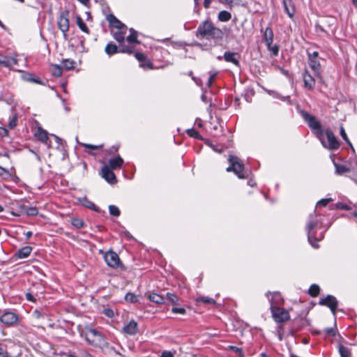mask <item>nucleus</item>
Instances as JSON below:
<instances>
[{"label":"nucleus","instance_id":"1","mask_svg":"<svg viewBox=\"0 0 357 357\" xmlns=\"http://www.w3.org/2000/svg\"><path fill=\"white\" fill-rule=\"evenodd\" d=\"M195 36L201 39L212 40L217 43L222 40L224 33L220 29L215 26L211 21L205 20L198 26Z\"/></svg>","mask_w":357,"mask_h":357},{"label":"nucleus","instance_id":"2","mask_svg":"<svg viewBox=\"0 0 357 357\" xmlns=\"http://www.w3.org/2000/svg\"><path fill=\"white\" fill-rule=\"evenodd\" d=\"M300 114L309 128L319 138H321L324 135V130H322L321 123L317 119L316 116L305 110H301Z\"/></svg>","mask_w":357,"mask_h":357},{"label":"nucleus","instance_id":"3","mask_svg":"<svg viewBox=\"0 0 357 357\" xmlns=\"http://www.w3.org/2000/svg\"><path fill=\"white\" fill-rule=\"evenodd\" d=\"M228 161L230 165L227 167V172H233L241 179L248 177V173L245 171L244 165L240 162L237 156L230 155L228 158Z\"/></svg>","mask_w":357,"mask_h":357},{"label":"nucleus","instance_id":"4","mask_svg":"<svg viewBox=\"0 0 357 357\" xmlns=\"http://www.w3.org/2000/svg\"><path fill=\"white\" fill-rule=\"evenodd\" d=\"M85 340L89 344L96 347L101 348L102 346H107L103 335L94 328H90L86 331Z\"/></svg>","mask_w":357,"mask_h":357},{"label":"nucleus","instance_id":"5","mask_svg":"<svg viewBox=\"0 0 357 357\" xmlns=\"http://www.w3.org/2000/svg\"><path fill=\"white\" fill-rule=\"evenodd\" d=\"M100 252L104 254V259L108 266L112 268H120L121 270L126 269L119 255L113 250H110L105 253L102 250H100Z\"/></svg>","mask_w":357,"mask_h":357},{"label":"nucleus","instance_id":"6","mask_svg":"<svg viewBox=\"0 0 357 357\" xmlns=\"http://www.w3.org/2000/svg\"><path fill=\"white\" fill-rule=\"evenodd\" d=\"M271 312L273 319L276 323H284L290 319L289 313L287 310L274 305L272 302L271 304Z\"/></svg>","mask_w":357,"mask_h":357},{"label":"nucleus","instance_id":"7","mask_svg":"<svg viewBox=\"0 0 357 357\" xmlns=\"http://www.w3.org/2000/svg\"><path fill=\"white\" fill-rule=\"evenodd\" d=\"M21 318L13 311H5L0 317V321L7 327H13L20 324Z\"/></svg>","mask_w":357,"mask_h":357},{"label":"nucleus","instance_id":"8","mask_svg":"<svg viewBox=\"0 0 357 357\" xmlns=\"http://www.w3.org/2000/svg\"><path fill=\"white\" fill-rule=\"evenodd\" d=\"M317 225L316 221L310 220L305 227V230L307 234V240L309 243L314 248L319 247L318 242L321 238L316 237V231H314L315 227Z\"/></svg>","mask_w":357,"mask_h":357},{"label":"nucleus","instance_id":"9","mask_svg":"<svg viewBox=\"0 0 357 357\" xmlns=\"http://www.w3.org/2000/svg\"><path fill=\"white\" fill-rule=\"evenodd\" d=\"M319 305L329 307L332 314L335 317L338 301L334 296L327 295L326 297L321 298L319 301Z\"/></svg>","mask_w":357,"mask_h":357},{"label":"nucleus","instance_id":"10","mask_svg":"<svg viewBox=\"0 0 357 357\" xmlns=\"http://www.w3.org/2000/svg\"><path fill=\"white\" fill-rule=\"evenodd\" d=\"M68 11L66 10L61 13L58 20L59 29L61 31L64 38H66V33L69 30V19H68Z\"/></svg>","mask_w":357,"mask_h":357},{"label":"nucleus","instance_id":"11","mask_svg":"<svg viewBox=\"0 0 357 357\" xmlns=\"http://www.w3.org/2000/svg\"><path fill=\"white\" fill-rule=\"evenodd\" d=\"M326 135L328 140V146L327 148L330 150H337L340 147V143L337 139L334 133L330 130L327 129L326 130Z\"/></svg>","mask_w":357,"mask_h":357},{"label":"nucleus","instance_id":"12","mask_svg":"<svg viewBox=\"0 0 357 357\" xmlns=\"http://www.w3.org/2000/svg\"><path fill=\"white\" fill-rule=\"evenodd\" d=\"M102 178L110 184H115L117 183L116 177L114 173L110 169L109 167L105 165L102 167Z\"/></svg>","mask_w":357,"mask_h":357},{"label":"nucleus","instance_id":"13","mask_svg":"<svg viewBox=\"0 0 357 357\" xmlns=\"http://www.w3.org/2000/svg\"><path fill=\"white\" fill-rule=\"evenodd\" d=\"M17 64V59L13 56L0 54V66L11 68Z\"/></svg>","mask_w":357,"mask_h":357},{"label":"nucleus","instance_id":"14","mask_svg":"<svg viewBox=\"0 0 357 357\" xmlns=\"http://www.w3.org/2000/svg\"><path fill=\"white\" fill-rule=\"evenodd\" d=\"M106 19L109 22V26L117 29H127L126 25L118 20L113 14L107 15Z\"/></svg>","mask_w":357,"mask_h":357},{"label":"nucleus","instance_id":"15","mask_svg":"<svg viewBox=\"0 0 357 357\" xmlns=\"http://www.w3.org/2000/svg\"><path fill=\"white\" fill-rule=\"evenodd\" d=\"M239 54L237 52H225L224 54V59L227 62L232 63L236 66H240Z\"/></svg>","mask_w":357,"mask_h":357},{"label":"nucleus","instance_id":"16","mask_svg":"<svg viewBox=\"0 0 357 357\" xmlns=\"http://www.w3.org/2000/svg\"><path fill=\"white\" fill-rule=\"evenodd\" d=\"M36 137L40 142L45 144L48 147H50L48 134L46 130H43L42 128H38L36 133Z\"/></svg>","mask_w":357,"mask_h":357},{"label":"nucleus","instance_id":"17","mask_svg":"<svg viewBox=\"0 0 357 357\" xmlns=\"http://www.w3.org/2000/svg\"><path fill=\"white\" fill-rule=\"evenodd\" d=\"M303 75L305 87L308 89H313L315 85V80L313 77L307 71H305Z\"/></svg>","mask_w":357,"mask_h":357},{"label":"nucleus","instance_id":"18","mask_svg":"<svg viewBox=\"0 0 357 357\" xmlns=\"http://www.w3.org/2000/svg\"><path fill=\"white\" fill-rule=\"evenodd\" d=\"M33 248L31 246H24L18 250L14 255V256L18 259H24L29 257L32 251Z\"/></svg>","mask_w":357,"mask_h":357},{"label":"nucleus","instance_id":"19","mask_svg":"<svg viewBox=\"0 0 357 357\" xmlns=\"http://www.w3.org/2000/svg\"><path fill=\"white\" fill-rule=\"evenodd\" d=\"M284 10L290 18H292L295 14V8L292 0H282Z\"/></svg>","mask_w":357,"mask_h":357},{"label":"nucleus","instance_id":"20","mask_svg":"<svg viewBox=\"0 0 357 357\" xmlns=\"http://www.w3.org/2000/svg\"><path fill=\"white\" fill-rule=\"evenodd\" d=\"M123 331L128 335H133L137 332V324L134 320H131L127 325H126Z\"/></svg>","mask_w":357,"mask_h":357},{"label":"nucleus","instance_id":"21","mask_svg":"<svg viewBox=\"0 0 357 357\" xmlns=\"http://www.w3.org/2000/svg\"><path fill=\"white\" fill-rule=\"evenodd\" d=\"M79 202L84 206H85L88 208H90L97 213H102L101 209L99 207L96 206L94 204V203H93L92 202L89 200L86 197L80 198Z\"/></svg>","mask_w":357,"mask_h":357},{"label":"nucleus","instance_id":"22","mask_svg":"<svg viewBox=\"0 0 357 357\" xmlns=\"http://www.w3.org/2000/svg\"><path fill=\"white\" fill-rule=\"evenodd\" d=\"M264 41L268 48H270L273 41V31L271 27H266L264 34Z\"/></svg>","mask_w":357,"mask_h":357},{"label":"nucleus","instance_id":"23","mask_svg":"<svg viewBox=\"0 0 357 357\" xmlns=\"http://www.w3.org/2000/svg\"><path fill=\"white\" fill-rule=\"evenodd\" d=\"M22 78L23 80L28 82H32V83H36L39 84H43V82L40 80V78L37 76H36L33 73H26L22 75Z\"/></svg>","mask_w":357,"mask_h":357},{"label":"nucleus","instance_id":"24","mask_svg":"<svg viewBox=\"0 0 357 357\" xmlns=\"http://www.w3.org/2000/svg\"><path fill=\"white\" fill-rule=\"evenodd\" d=\"M123 163V160L121 156L118 155L114 158H111L109 160V168L112 169H116L117 168H120Z\"/></svg>","mask_w":357,"mask_h":357},{"label":"nucleus","instance_id":"25","mask_svg":"<svg viewBox=\"0 0 357 357\" xmlns=\"http://www.w3.org/2000/svg\"><path fill=\"white\" fill-rule=\"evenodd\" d=\"M309 324V321L305 319H300L295 320L294 322V328L292 329V333L301 330L302 328Z\"/></svg>","mask_w":357,"mask_h":357},{"label":"nucleus","instance_id":"26","mask_svg":"<svg viewBox=\"0 0 357 357\" xmlns=\"http://www.w3.org/2000/svg\"><path fill=\"white\" fill-rule=\"evenodd\" d=\"M149 299L156 304H162L165 302V298L162 295L152 292L148 296Z\"/></svg>","mask_w":357,"mask_h":357},{"label":"nucleus","instance_id":"27","mask_svg":"<svg viewBox=\"0 0 357 357\" xmlns=\"http://www.w3.org/2000/svg\"><path fill=\"white\" fill-rule=\"evenodd\" d=\"M105 52L108 56H111L114 54L119 52V49L116 45L110 42L105 46Z\"/></svg>","mask_w":357,"mask_h":357},{"label":"nucleus","instance_id":"28","mask_svg":"<svg viewBox=\"0 0 357 357\" xmlns=\"http://www.w3.org/2000/svg\"><path fill=\"white\" fill-rule=\"evenodd\" d=\"M309 65L316 76H320V63L318 59H309Z\"/></svg>","mask_w":357,"mask_h":357},{"label":"nucleus","instance_id":"29","mask_svg":"<svg viewBox=\"0 0 357 357\" xmlns=\"http://www.w3.org/2000/svg\"><path fill=\"white\" fill-rule=\"evenodd\" d=\"M130 34L127 36L126 40L130 43L139 44L140 42L137 40L138 32L134 29H130Z\"/></svg>","mask_w":357,"mask_h":357},{"label":"nucleus","instance_id":"30","mask_svg":"<svg viewBox=\"0 0 357 357\" xmlns=\"http://www.w3.org/2000/svg\"><path fill=\"white\" fill-rule=\"evenodd\" d=\"M126 31L127 29H119L118 31H116L113 33V37L118 43H123L125 40V35L126 33Z\"/></svg>","mask_w":357,"mask_h":357},{"label":"nucleus","instance_id":"31","mask_svg":"<svg viewBox=\"0 0 357 357\" xmlns=\"http://www.w3.org/2000/svg\"><path fill=\"white\" fill-rule=\"evenodd\" d=\"M135 58L139 61V63L146 62L149 68H153V63L146 58V55L142 52H137L135 54Z\"/></svg>","mask_w":357,"mask_h":357},{"label":"nucleus","instance_id":"32","mask_svg":"<svg viewBox=\"0 0 357 357\" xmlns=\"http://www.w3.org/2000/svg\"><path fill=\"white\" fill-rule=\"evenodd\" d=\"M338 351L341 357H351V349L342 344H339Z\"/></svg>","mask_w":357,"mask_h":357},{"label":"nucleus","instance_id":"33","mask_svg":"<svg viewBox=\"0 0 357 357\" xmlns=\"http://www.w3.org/2000/svg\"><path fill=\"white\" fill-rule=\"evenodd\" d=\"M231 17V15L227 10H222L218 13V20L220 22H228Z\"/></svg>","mask_w":357,"mask_h":357},{"label":"nucleus","instance_id":"34","mask_svg":"<svg viewBox=\"0 0 357 357\" xmlns=\"http://www.w3.org/2000/svg\"><path fill=\"white\" fill-rule=\"evenodd\" d=\"M52 75L55 77H59L62 75V68L57 64L52 65L51 69Z\"/></svg>","mask_w":357,"mask_h":357},{"label":"nucleus","instance_id":"35","mask_svg":"<svg viewBox=\"0 0 357 357\" xmlns=\"http://www.w3.org/2000/svg\"><path fill=\"white\" fill-rule=\"evenodd\" d=\"M77 24L84 33H89V29L80 16L77 17Z\"/></svg>","mask_w":357,"mask_h":357},{"label":"nucleus","instance_id":"36","mask_svg":"<svg viewBox=\"0 0 357 357\" xmlns=\"http://www.w3.org/2000/svg\"><path fill=\"white\" fill-rule=\"evenodd\" d=\"M319 291H320L319 287L317 284H312L310 287L309 289H308V294L312 297L317 296L319 295Z\"/></svg>","mask_w":357,"mask_h":357},{"label":"nucleus","instance_id":"37","mask_svg":"<svg viewBox=\"0 0 357 357\" xmlns=\"http://www.w3.org/2000/svg\"><path fill=\"white\" fill-rule=\"evenodd\" d=\"M24 212L30 216H35L38 213V210L35 206H23Z\"/></svg>","mask_w":357,"mask_h":357},{"label":"nucleus","instance_id":"38","mask_svg":"<svg viewBox=\"0 0 357 357\" xmlns=\"http://www.w3.org/2000/svg\"><path fill=\"white\" fill-rule=\"evenodd\" d=\"M335 173L337 174H343L346 172H349L350 171L349 168L347 167L345 165L336 164L335 163Z\"/></svg>","mask_w":357,"mask_h":357},{"label":"nucleus","instance_id":"39","mask_svg":"<svg viewBox=\"0 0 357 357\" xmlns=\"http://www.w3.org/2000/svg\"><path fill=\"white\" fill-rule=\"evenodd\" d=\"M340 134L341 135V137H342V139L345 141V142L352 149V150L354 151V149L351 143V142L349 141L347 135V133L344 130V128H343L342 126H340Z\"/></svg>","mask_w":357,"mask_h":357},{"label":"nucleus","instance_id":"40","mask_svg":"<svg viewBox=\"0 0 357 357\" xmlns=\"http://www.w3.org/2000/svg\"><path fill=\"white\" fill-rule=\"evenodd\" d=\"M125 299L126 301L132 303H135L139 301L137 296L130 292L126 294V295L125 296Z\"/></svg>","mask_w":357,"mask_h":357},{"label":"nucleus","instance_id":"41","mask_svg":"<svg viewBox=\"0 0 357 357\" xmlns=\"http://www.w3.org/2000/svg\"><path fill=\"white\" fill-rule=\"evenodd\" d=\"M165 299H167L168 301H169L172 304H176L179 300L178 297L176 294H172L169 292H167L166 294Z\"/></svg>","mask_w":357,"mask_h":357},{"label":"nucleus","instance_id":"42","mask_svg":"<svg viewBox=\"0 0 357 357\" xmlns=\"http://www.w3.org/2000/svg\"><path fill=\"white\" fill-rule=\"evenodd\" d=\"M109 214L114 217H119L121 214L120 210L119 208L114 205L109 206Z\"/></svg>","mask_w":357,"mask_h":357},{"label":"nucleus","instance_id":"43","mask_svg":"<svg viewBox=\"0 0 357 357\" xmlns=\"http://www.w3.org/2000/svg\"><path fill=\"white\" fill-rule=\"evenodd\" d=\"M324 333L325 334V337L326 336H331L334 337L336 335L337 333V328L336 327H331V328H326L324 330Z\"/></svg>","mask_w":357,"mask_h":357},{"label":"nucleus","instance_id":"44","mask_svg":"<svg viewBox=\"0 0 357 357\" xmlns=\"http://www.w3.org/2000/svg\"><path fill=\"white\" fill-rule=\"evenodd\" d=\"M63 68L66 70H71L74 68L75 61L70 59H63Z\"/></svg>","mask_w":357,"mask_h":357},{"label":"nucleus","instance_id":"45","mask_svg":"<svg viewBox=\"0 0 357 357\" xmlns=\"http://www.w3.org/2000/svg\"><path fill=\"white\" fill-rule=\"evenodd\" d=\"M196 301H197V302H202V303H207V304H215V301L213 298L206 297V296L199 297L197 298Z\"/></svg>","mask_w":357,"mask_h":357},{"label":"nucleus","instance_id":"46","mask_svg":"<svg viewBox=\"0 0 357 357\" xmlns=\"http://www.w3.org/2000/svg\"><path fill=\"white\" fill-rule=\"evenodd\" d=\"M71 224L75 228L79 229L84 227V222L79 218H73L71 220Z\"/></svg>","mask_w":357,"mask_h":357},{"label":"nucleus","instance_id":"47","mask_svg":"<svg viewBox=\"0 0 357 357\" xmlns=\"http://www.w3.org/2000/svg\"><path fill=\"white\" fill-rule=\"evenodd\" d=\"M335 208L346 210V211H351V210H352L353 208L351 205H348L345 203L337 202V204H335Z\"/></svg>","mask_w":357,"mask_h":357},{"label":"nucleus","instance_id":"48","mask_svg":"<svg viewBox=\"0 0 357 357\" xmlns=\"http://www.w3.org/2000/svg\"><path fill=\"white\" fill-rule=\"evenodd\" d=\"M107 346H102L101 347V349H106L108 352H114V354L122 356L121 354L117 351L114 347L111 346L107 341H106Z\"/></svg>","mask_w":357,"mask_h":357},{"label":"nucleus","instance_id":"49","mask_svg":"<svg viewBox=\"0 0 357 357\" xmlns=\"http://www.w3.org/2000/svg\"><path fill=\"white\" fill-rule=\"evenodd\" d=\"M189 136L194 137L195 139H201V135L199 132L195 129L191 128L188 130L187 131Z\"/></svg>","mask_w":357,"mask_h":357},{"label":"nucleus","instance_id":"50","mask_svg":"<svg viewBox=\"0 0 357 357\" xmlns=\"http://www.w3.org/2000/svg\"><path fill=\"white\" fill-rule=\"evenodd\" d=\"M119 52L131 54L133 53V48L128 45H122L119 49Z\"/></svg>","mask_w":357,"mask_h":357},{"label":"nucleus","instance_id":"51","mask_svg":"<svg viewBox=\"0 0 357 357\" xmlns=\"http://www.w3.org/2000/svg\"><path fill=\"white\" fill-rule=\"evenodd\" d=\"M80 145L85 148L93 150V151L98 150V149H100L102 146V145L96 146V145H93V144H85V143H80Z\"/></svg>","mask_w":357,"mask_h":357},{"label":"nucleus","instance_id":"52","mask_svg":"<svg viewBox=\"0 0 357 357\" xmlns=\"http://www.w3.org/2000/svg\"><path fill=\"white\" fill-rule=\"evenodd\" d=\"M103 314L109 317V318H113L114 317V312L111 308H105L103 310Z\"/></svg>","mask_w":357,"mask_h":357},{"label":"nucleus","instance_id":"53","mask_svg":"<svg viewBox=\"0 0 357 357\" xmlns=\"http://www.w3.org/2000/svg\"><path fill=\"white\" fill-rule=\"evenodd\" d=\"M172 312L174 314H185L186 312V310L185 308L183 307H172Z\"/></svg>","mask_w":357,"mask_h":357},{"label":"nucleus","instance_id":"54","mask_svg":"<svg viewBox=\"0 0 357 357\" xmlns=\"http://www.w3.org/2000/svg\"><path fill=\"white\" fill-rule=\"evenodd\" d=\"M332 201L333 199L331 198L322 199L317 202V206H326L329 202Z\"/></svg>","mask_w":357,"mask_h":357},{"label":"nucleus","instance_id":"55","mask_svg":"<svg viewBox=\"0 0 357 357\" xmlns=\"http://www.w3.org/2000/svg\"><path fill=\"white\" fill-rule=\"evenodd\" d=\"M17 117L16 115H15L12 119L11 120L9 121L8 123V127L10 128V129H13L14 128L16 125H17Z\"/></svg>","mask_w":357,"mask_h":357},{"label":"nucleus","instance_id":"56","mask_svg":"<svg viewBox=\"0 0 357 357\" xmlns=\"http://www.w3.org/2000/svg\"><path fill=\"white\" fill-rule=\"evenodd\" d=\"M270 51H271L272 54L274 55V56H277L278 54V52H279V47L278 45H275L273 46H272V45H271L270 48H268Z\"/></svg>","mask_w":357,"mask_h":357},{"label":"nucleus","instance_id":"57","mask_svg":"<svg viewBox=\"0 0 357 357\" xmlns=\"http://www.w3.org/2000/svg\"><path fill=\"white\" fill-rule=\"evenodd\" d=\"M229 349L231 350L234 351V352H236V354H239L240 356L243 355V351L241 348H238L235 346H229Z\"/></svg>","mask_w":357,"mask_h":357},{"label":"nucleus","instance_id":"58","mask_svg":"<svg viewBox=\"0 0 357 357\" xmlns=\"http://www.w3.org/2000/svg\"><path fill=\"white\" fill-rule=\"evenodd\" d=\"M319 53L318 52H314L312 53L308 52V59H318Z\"/></svg>","mask_w":357,"mask_h":357},{"label":"nucleus","instance_id":"59","mask_svg":"<svg viewBox=\"0 0 357 357\" xmlns=\"http://www.w3.org/2000/svg\"><path fill=\"white\" fill-rule=\"evenodd\" d=\"M25 296L27 301L36 302V298L31 293H26Z\"/></svg>","mask_w":357,"mask_h":357},{"label":"nucleus","instance_id":"60","mask_svg":"<svg viewBox=\"0 0 357 357\" xmlns=\"http://www.w3.org/2000/svg\"><path fill=\"white\" fill-rule=\"evenodd\" d=\"M215 75H216V73H214L213 75H211L210 77H208V81H207V85L208 87H210L212 85Z\"/></svg>","mask_w":357,"mask_h":357},{"label":"nucleus","instance_id":"61","mask_svg":"<svg viewBox=\"0 0 357 357\" xmlns=\"http://www.w3.org/2000/svg\"><path fill=\"white\" fill-rule=\"evenodd\" d=\"M33 316L35 317H36L37 319H40V318L43 317V314H42V312L39 310L36 309L33 311Z\"/></svg>","mask_w":357,"mask_h":357},{"label":"nucleus","instance_id":"62","mask_svg":"<svg viewBox=\"0 0 357 357\" xmlns=\"http://www.w3.org/2000/svg\"><path fill=\"white\" fill-rule=\"evenodd\" d=\"M161 357H174V354L169 351H165L162 353Z\"/></svg>","mask_w":357,"mask_h":357},{"label":"nucleus","instance_id":"63","mask_svg":"<svg viewBox=\"0 0 357 357\" xmlns=\"http://www.w3.org/2000/svg\"><path fill=\"white\" fill-rule=\"evenodd\" d=\"M8 135V130L2 127H0V136L4 137Z\"/></svg>","mask_w":357,"mask_h":357},{"label":"nucleus","instance_id":"64","mask_svg":"<svg viewBox=\"0 0 357 357\" xmlns=\"http://www.w3.org/2000/svg\"><path fill=\"white\" fill-rule=\"evenodd\" d=\"M211 0H204V6L205 8H208L211 6Z\"/></svg>","mask_w":357,"mask_h":357}]
</instances>
